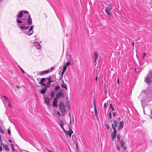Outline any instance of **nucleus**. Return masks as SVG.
<instances>
[{"label": "nucleus", "instance_id": "1", "mask_svg": "<svg viewBox=\"0 0 152 152\" xmlns=\"http://www.w3.org/2000/svg\"><path fill=\"white\" fill-rule=\"evenodd\" d=\"M59 110L62 113L61 116H64L66 113L67 111L65 108V105L63 101H61L59 103Z\"/></svg>", "mask_w": 152, "mask_h": 152}, {"label": "nucleus", "instance_id": "2", "mask_svg": "<svg viewBox=\"0 0 152 152\" xmlns=\"http://www.w3.org/2000/svg\"><path fill=\"white\" fill-rule=\"evenodd\" d=\"M108 7H106L105 11L106 13L109 16L112 15V14L110 12V11L113 9V7L110 3L108 4Z\"/></svg>", "mask_w": 152, "mask_h": 152}, {"label": "nucleus", "instance_id": "3", "mask_svg": "<svg viewBox=\"0 0 152 152\" xmlns=\"http://www.w3.org/2000/svg\"><path fill=\"white\" fill-rule=\"evenodd\" d=\"M66 135H69L70 137H71V134L73 133V132L72 129L69 128L68 131H66L64 129L63 130Z\"/></svg>", "mask_w": 152, "mask_h": 152}, {"label": "nucleus", "instance_id": "4", "mask_svg": "<svg viewBox=\"0 0 152 152\" xmlns=\"http://www.w3.org/2000/svg\"><path fill=\"white\" fill-rule=\"evenodd\" d=\"M60 97H64V95L63 93L61 91L58 93L56 95L55 98L57 99H58Z\"/></svg>", "mask_w": 152, "mask_h": 152}, {"label": "nucleus", "instance_id": "5", "mask_svg": "<svg viewBox=\"0 0 152 152\" xmlns=\"http://www.w3.org/2000/svg\"><path fill=\"white\" fill-rule=\"evenodd\" d=\"M117 133L116 130L114 131L111 134V139L113 141L114 140L116 137V134Z\"/></svg>", "mask_w": 152, "mask_h": 152}, {"label": "nucleus", "instance_id": "6", "mask_svg": "<svg viewBox=\"0 0 152 152\" xmlns=\"http://www.w3.org/2000/svg\"><path fill=\"white\" fill-rule=\"evenodd\" d=\"M93 54L94 57L95 62L96 63V60L99 56L98 53L97 51H95L94 52Z\"/></svg>", "mask_w": 152, "mask_h": 152}, {"label": "nucleus", "instance_id": "7", "mask_svg": "<svg viewBox=\"0 0 152 152\" xmlns=\"http://www.w3.org/2000/svg\"><path fill=\"white\" fill-rule=\"evenodd\" d=\"M124 122L123 121L120 122L118 127V130H120L124 127Z\"/></svg>", "mask_w": 152, "mask_h": 152}, {"label": "nucleus", "instance_id": "8", "mask_svg": "<svg viewBox=\"0 0 152 152\" xmlns=\"http://www.w3.org/2000/svg\"><path fill=\"white\" fill-rule=\"evenodd\" d=\"M50 99L48 97H46L45 98L44 103L47 104L48 107L50 106Z\"/></svg>", "mask_w": 152, "mask_h": 152}, {"label": "nucleus", "instance_id": "9", "mask_svg": "<svg viewBox=\"0 0 152 152\" xmlns=\"http://www.w3.org/2000/svg\"><path fill=\"white\" fill-rule=\"evenodd\" d=\"M27 23L29 25L31 24L32 23V19L30 15H29L28 17V18L27 20Z\"/></svg>", "mask_w": 152, "mask_h": 152}, {"label": "nucleus", "instance_id": "10", "mask_svg": "<svg viewBox=\"0 0 152 152\" xmlns=\"http://www.w3.org/2000/svg\"><path fill=\"white\" fill-rule=\"evenodd\" d=\"M57 99L55 98L54 99L53 106L54 107H57Z\"/></svg>", "mask_w": 152, "mask_h": 152}, {"label": "nucleus", "instance_id": "11", "mask_svg": "<svg viewBox=\"0 0 152 152\" xmlns=\"http://www.w3.org/2000/svg\"><path fill=\"white\" fill-rule=\"evenodd\" d=\"M145 80L147 83L150 84L151 83V80L150 77L148 76H147L145 78Z\"/></svg>", "mask_w": 152, "mask_h": 152}, {"label": "nucleus", "instance_id": "12", "mask_svg": "<svg viewBox=\"0 0 152 152\" xmlns=\"http://www.w3.org/2000/svg\"><path fill=\"white\" fill-rule=\"evenodd\" d=\"M50 72V70H47L46 71H42L40 73V75H44V74H47Z\"/></svg>", "mask_w": 152, "mask_h": 152}, {"label": "nucleus", "instance_id": "13", "mask_svg": "<svg viewBox=\"0 0 152 152\" xmlns=\"http://www.w3.org/2000/svg\"><path fill=\"white\" fill-rule=\"evenodd\" d=\"M48 80V83L47 84L48 85L50 84L51 82H53V81H52L51 80V76H49L48 77L46 78Z\"/></svg>", "mask_w": 152, "mask_h": 152}, {"label": "nucleus", "instance_id": "14", "mask_svg": "<svg viewBox=\"0 0 152 152\" xmlns=\"http://www.w3.org/2000/svg\"><path fill=\"white\" fill-rule=\"evenodd\" d=\"M47 89V87H44L43 89L40 91V93L42 94H45Z\"/></svg>", "mask_w": 152, "mask_h": 152}, {"label": "nucleus", "instance_id": "15", "mask_svg": "<svg viewBox=\"0 0 152 152\" xmlns=\"http://www.w3.org/2000/svg\"><path fill=\"white\" fill-rule=\"evenodd\" d=\"M2 145H3V146L4 147L5 149L8 151H9L10 149L7 145H5L4 144H2Z\"/></svg>", "mask_w": 152, "mask_h": 152}, {"label": "nucleus", "instance_id": "16", "mask_svg": "<svg viewBox=\"0 0 152 152\" xmlns=\"http://www.w3.org/2000/svg\"><path fill=\"white\" fill-rule=\"evenodd\" d=\"M64 123L63 121L61 120L60 121V125L63 130L64 129V128L63 125H64Z\"/></svg>", "mask_w": 152, "mask_h": 152}, {"label": "nucleus", "instance_id": "17", "mask_svg": "<svg viewBox=\"0 0 152 152\" xmlns=\"http://www.w3.org/2000/svg\"><path fill=\"white\" fill-rule=\"evenodd\" d=\"M35 46L36 48L38 49H40L41 48L40 45L38 43H36Z\"/></svg>", "mask_w": 152, "mask_h": 152}, {"label": "nucleus", "instance_id": "18", "mask_svg": "<svg viewBox=\"0 0 152 152\" xmlns=\"http://www.w3.org/2000/svg\"><path fill=\"white\" fill-rule=\"evenodd\" d=\"M61 86L62 88H65L66 90H67V88L66 87V84L64 83L63 84L61 85Z\"/></svg>", "mask_w": 152, "mask_h": 152}, {"label": "nucleus", "instance_id": "19", "mask_svg": "<svg viewBox=\"0 0 152 152\" xmlns=\"http://www.w3.org/2000/svg\"><path fill=\"white\" fill-rule=\"evenodd\" d=\"M121 146V148H123L125 144V143L123 142L122 140L120 141Z\"/></svg>", "mask_w": 152, "mask_h": 152}, {"label": "nucleus", "instance_id": "20", "mask_svg": "<svg viewBox=\"0 0 152 152\" xmlns=\"http://www.w3.org/2000/svg\"><path fill=\"white\" fill-rule=\"evenodd\" d=\"M23 15V12L22 11H20V12L19 14L18 15V18H20L22 17Z\"/></svg>", "mask_w": 152, "mask_h": 152}, {"label": "nucleus", "instance_id": "21", "mask_svg": "<svg viewBox=\"0 0 152 152\" xmlns=\"http://www.w3.org/2000/svg\"><path fill=\"white\" fill-rule=\"evenodd\" d=\"M45 78H42L41 79L40 81L39 82V83L41 84L43 83V82L45 81Z\"/></svg>", "mask_w": 152, "mask_h": 152}, {"label": "nucleus", "instance_id": "22", "mask_svg": "<svg viewBox=\"0 0 152 152\" xmlns=\"http://www.w3.org/2000/svg\"><path fill=\"white\" fill-rule=\"evenodd\" d=\"M113 124L115 126V128H116L117 127V124H118V122L117 121L115 120L113 121Z\"/></svg>", "mask_w": 152, "mask_h": 152}, {"label": "nucleus", "instance_id": "23", "mask_svg": "<svg viewBox=\"0 0 152 152\" xmlns=\"http://www.w3.org/2000/svg\"><path fill=\"white\" fill-rule=\"evenodd\" d=\"M94 110L95 111V116H96L97 114V111L96 110V105H95V106H94Z\"/></svg>", "mask_w": 152, "mask_h": 152}, {"label": "nucleus", "instance_id": "24", "mask_svg": "<svg viewBox=\"0 0 152 152\" xmlns=\"http://www.w3.org/2000/svg\"><path fill=\"white\" fill-rule=\"evenodd\" d=\"M66 107H68V108L69 109L70 108V104L69 102H68L66 104Z\"/></svg>", "mask_w": 152, "mask_h": 152}, {"label": "nucleus", "instance_id": "25", "mask_svg": "<svg viewBox=\"0 0 152 152\" xmlns=\"http://www.w3.org/2000/svg\"><path fill=\"white\" fill-rule=\"evenodd\" d=\"M55 95V92L54 91H52L51 92L50 94L52 98Z\"/></svg>", "mask_w": 152, "mask_h": 152}, {"label": "nucleus", "instance_id": "26", "mask_svg": "<svg viewBox=\"0 0 152 152\" xmlns=\"http://www.w3.org/2000/svg\"><path fill=\"white\" fill-rule=\"evenodd\" d=\"M110 107L113 111L115 110L112 104H110Z\"/></svg>", "mask_w": 152, "mask_h": 152}, {"label": "nucleus", "instance_id": "27", "mask_svg": "<svg viewBox=\"0 0 152 152\" xmlns=\"http://www.w3.org/2000/svg\"><path fill=\"white\" fill-rule=\"evenodd\" d=\"M117 138L119 141L121 138V135L120 134H118L117 136Z\"/></svg>", "mask_w": 152, "mask_h": 152}, {"label": "nucleus", "instance_id": "28", "mask_svg": "<svg viewBox=\"0 0 152 152\" xmlns=\"http://www.w3.org/2000/svg\"><path fill=\"white\" fill-rule=\"evenodd\" d=\"M7 132H8V134L10 135L11 134V130H10V128L8 129Z\"/></svg>", "mask_w": 152, "mask_h": 152}, {"label": "nucleus", "instance_id": "29", "mask_svg": "<svg viewBox=\"0 0 152 152\" xmlns=\"http://www.w3.org/2000/svg\"><path fill=\"white\" fill-rule=\"evenodd\" d=\"M70 62L69 61L68 62L66 63L64 65L65 66H66V67L68 66L70 64Z\"/></svg>", "mask_w": 152, "mask_h": 152}, {"label": "nucleus", "instance_id": "30", "mask_svg": "<svg viewBox=\"0 0 152 152\" xmlns=\"http://www.w3.org/2000/svg\"><path fill=\"white\" fill-rule=\"evenodd\" d=\"M66 68L67 67L66 66H65L64 65V66H63V71L65 72L66 70Z\"/></svg>", "mask_w": 152, "mask_h": 152}, {"label": "nucleus", "instance_id": "31", "mask_svg": "<svg viewBox=\"0 0 152 152\" xmlns=\"http://www.w3.org/2000/svg\"><path fill=\"white\" fill-rule=\"evenodd\" d=\"M59 88L60 87L58 86H57L55 87V89L56 91H57L59 89Z\"/></svg>", "mask_w": 152, "mask_h": 152}, {"label": "nucleus", "instance_id": "32", "mask_svg": "<svg viewBox=\"0 0 152 152\" xmlns=\"http://www.w3.org/2000/svg\"><path fill=\"white\" fill-rule=\"evenodd\" d=\"M3 141L1 139V137L0 135V145H2Z\"/></svg>", "mask_w": 152, "mask_h": 152}, {"label": "nucleus", "instance_id": "33", "mask_svg": "<svg viewBox=\"0 0 152 152\" xmlns=\"http://www.w3.org/2000/svg\"><path fill=\"white\" fill-rule=\"evenodd\" d=\"M34 27L33 26H32L29 29V31H31L33 29Z\"/></svg>", "mask_w": 152, "mask_h": 152}, {"label": "nucleus", "instance_id": "34", "mask_svg": "<svg viewBox=\"0 0 152 152\" xmlns=\"http://www.w3.org/2000/svg\"><path fill=\"white\" fill-rule=\"evenodd\" d=\"M3 97H4L5 98V100H6V101L7 102H9L10 101L5 96H3Z\"/></svg>", "mask_w": 152, "mask_h": 152}, {"label": "nucleus", "instance_id": "35", "mask_svg": "<svg viewBox=\"0 0 152 152\" xmlns=\"http://www.w3.org/2000/svg\"><path fill=\"white\" fill-rule=\"evenodd\" d=\"M111 126H112L113 129H114V131L116 130V129L115 128V127L114 126V125L113 124H111Z\"/></svg>", "mask_w": 152, "mask_h": 152}, {"label": "nucleus", "instance_id": "36", "mask_svg": "<svg viewBox=\"0 0 152 152\" xmlns=\"http://www.w3.org/2000/svg\"><path fill=\"white\" fill-rule=\"evenodd\" d=\"M17 21L18 23H20L23 22L22 21L18 19H17Z\"/></svg>", "mask_w": 152, "mask_h": 152}, {"label": "nucleus", "instance_id": "37", "mask_svg": "<svg viewBox=\"0 0 152 152\" xmlns=\"http://www.w3.org/2000/svg\"><path fill=\"white\" fill-rule=\"evenodd\" d=\"M108 116H109V117H110V119H111L112 118V117H111V113L110 112L108 113Z\"/></svg>", "mask_w": 152, "mask_h": 152}, {"label": "nucleus", "instance_id": "38", "mask_svg": "<svg viewBox=\"0 0 152 152\" xmlns=\"http://www.w3.org/2000/svg\"><path fill=\"white\" fill-rule=\"evenodd\" d=\"M11 146H12V151L13 152H14L15 151V150H14V146H13V144H11Z\"/></svg>", "mask_w": 152, "mask_h": 152}, {"label": "nucleus", "instance_id": "39", "mask_svg": "<svg viewBox=\"0 0 152 152\" xmlns=\"http://www.w3.org/2000/svg\"><path fill=\"white\" fill-rule=\"evenodd\" d=\"M20 69L21 70V71L22 72V73L23 74L25 73V71L23 70V69L20 67Z\"/></svg>", "mask_w": 152, "mask_h": 152}, {"label": "nucleus", "instance_id": "40", "mask_svg": "<svg viewBox=\"0 0 152 152\" xmlns=\"http://www.w3.org/2000/svg\"><path fill=\"white\" fill-rule=\"evenodd\" d=\"M0 131L2 133H3L4 132L3 131V130L1 128V126H0Z\"/></svg>", "mask_w": 152, "mask_h": 152}, {"label": "nucleus", "instance_id": "41", "mask_svg": "<svg viewBox=\"0 0 152 152\" xmlns=\"http://www.w3.org/2000/svg\"><path fill=\"white\" fill-rule=\"evenodd\" d=\"M149 76H151L152 79V72H150L149 74Z\"/></svg>", "mask_w": 152, "mask_h": 152}, {"label": "nucleus", "instance_id": "42", "mask_svg": "<svg viewBox=\"0 0 152 152\" xmlns=\"http://www.w3.org/2000/svg\"><path fill=\"white\" fill-rule=\"evenodd\" d=\"M40 84L45 86V87H47L46 85L44 83H43L41 84Z\"/></svg>", "mask_w": 152, "mask_h": 152}, {"label": "nucleus", "instance_id": "43", "mask_svg": "<svg viewBox=\"0 0 152 152\" xmlns=\"http://www.w3.org/2000/svg\"><path fill=\"white\" fill-rule=\"evenodd\" d=\"M65 72V71H62V72L61 73V78H62V77H63V75H64V73Z\"/></svg>", "mask_w": 152, "mask_h": 152}, {"label": "nucleus", "instance_id": "44", "mask_svg": "<svg viewBox=\"0 0 152 152\" xmlns=\"http://www.w3.org/2000/svg\"><path fill=\"white\" fill-rule=\"evenodd\" d=\"M8 103H9V106L10 107H12V108H13V107H12V106H11V105L10 104V101L9 102H8Z\"/></svg>", "mask_w": 152, "mask_h": 152}, {"label": "nucleus", "instance_id": "45", "mask_svg": "<svg viewBox=\"0 0 152 152\" xmlns=\"http://www.w3.org/2000/svg\"><path fill=\"white\" fill-rule=\"evenodd\" d=\"M20 28H25V27L21 26L20 27Z\"/></svg>", "mask_w": 152, "mask_h": 152}, {"label": "nucleus", "instance_id": "46", "mask_svg": "<svg viewBox=\"0 0 152 152\" xmlns=\"http://www.w3.org/2000/svg\"><path fill=\"white\" fill-rule=\"evenodd\" d=\"M106 126L107 127V129H109V126L107 124H106Z\"/></svg>", "mask_w": 152, "mask_h": 152}, {"label": "nucleus", "instance_id": "47", "mask_svg": "<svg viewBox=\"0 0 152 152\" xmlns=\"http://www.w3.org/2000/svg\"><path fill=\"white\" fill-rule=\"evenodd\" d=\"M53 70V67H52L50 68V72H51Z\"/></svg>", "mask_w": 152, "mask_h": 152}, {"label": "nucleus", "instance_id": "48", "mask_svg": "<svg viewBox=\"0 0 152 152\" xmlns=\"http://www.w3.org/2000/svg\"><path fill=\"white\" fill-rule=\"evenodd\" d=\"M23 12L25 13H28V12L27 11H23Z\"/></svg>", "mask_w": 152, "mask_h": 152}, {"label": "nucleus", "instance_id": "49", "mask_svg": "<svg viewBox=\"0 0 152 152\" xmlns=\"http://www.w3.org/2000/svg\"><path fill=\"white\" fill-rule=\"evenodd\" d=\"M57 113L58 115H59L60 116L61 115V114L60 113V112L58 111H57Z\"/></svg>", "mask_w": 152, "mask_h": 152}, {"label": "nucleus", "instance_id": "50", "mask_svg": "<svg viewBox=\"0 0 152 152\" xmlns=\"http://www.w3.org/2000/svg\"><path fill=\"white\" fill-rule=\"evenodd\" d=\"M2 147L1 146H0V152L2 151Z\"/></svg>", "mask_w": 152, "mask_h": 152}, {"label": "nucleus", "instance_id": "51", "mask_svg": "<svg viewBox=\"0 0 152 152\" xmlns=\"http://www.w3.org/2000/svg\"><path fill=\"white\" fill-rule=\"evenodd\" d=\"M16 87L18 89H19L20 88V86H18V85H17V86H16Z\"/></svg>", "mask_w": 152, "mask_h": 152}, {"label": "nucleus", "instance_id": "52", "mask_svg": "<svg viewBox=\"0 0 152 152\" xmlns=\"http://www.w3.org/2000/svg\"><path fill=\"white\" fill-rule=\"evenodd\" d=\"M146 55V53H144L143 55V58Z\"/></svg>", "mask_w": 152, "mask_h": 152}, {"label": "nucleus", "instance_id": "53", "mask_svg": "<svg viewBox=\"0 0 152 152\" xmlns=\"http://www.w3.org/2000/svg\"><path fill=\"white\" fill-rule=\"evenodd\" d=\"M104 107L105 108H106L107 107V106H106V103H105L104 104Z\"/></svg>", "mask_w": 152, "mask_h": 152}, {"label": "nucleus", "instance_id": "54", "mask_svg": "<svg viewBox=\"0 0 152 152\" xmlns=\"http://www.w3.org/2000/svg\"><path fill=\"white\" fill-rule=\"evenodd\" d=\"M123 149L124 150H125L126 149V146H124V147L123 146Z\"/></svg>", "mask_w": 152, "mask_h": 152}, {"label": "nucleus", "instance_id": "55", "mask_svg": "<svg viewBox=\"0 0 152 152\" xmlns=\"http://www.w3.org/2000/svg\"><path fill=\"white\" fill-rule=\"evenodd\" d=\"M119 78H118V79H117V84H118L119 83Z\"/></svg>", "mask_w": 152, "mask_h": 152}, {"label": "nucleus", "instance_id": "56", "mask_svg": "<svg viewBox=\"0 0 152 152\" xmlns=\"http://www.w3.org/2000/svg\"><path fill=\"white\" fill-rule=\"evenodd\" d=\"M116 113H113V115L114 116H115L116 115Z\"/></svg>", "mask_w": 152, "mask_h": 152}, {"label": "nucleus", "instance_id": "57", "mask_svg": "<svg viewBox=\"0 0 152 152\" xmlns=\"http://www.w3.org/2000/svg\"><path fill=\"white\" fill-rule=\"evenodd\" d=\"M117 148L118 150H119L120 149V148L118 146V145L117 146Z\"/></svg>", "mask_w": 152, "mask_h": 152}, {"label": "nucleus", "instance_id": "58", "mask_svg": "<svg viewBox=\"0 0 152 152\" xmlns=\"http://www.w3.org/2000/svg\"><path fill=\"white\" fill-rule=\"evenodd\" d=\"M132 45L133 46H134V42H132Z\"/></svg>", "mask_w": 152, "mask_h": 152}, {"label": "nucleus", "instance_id": "59", "mask_svg": "<svg viewBox=\"0 0 152 152\" xmlns=\"http://www.w3.org/2000/svg\"><path fill=\"white\" fill-rule=\"evenodd\" d=\"M33 31H32V32L31 33H30L29 34V35H31L33 34Z\"/></svg>", "mask_w": 152, "mask_h": 152}, {"label": "nucleus", "instance_id": "60", "mask_svg": "<svg viewBox=\"0 0 152 152\" xmlns=\"http://www.w3.org/2000/svg\"><path fill=\"white\" fill-rule=\"evenodd\" d=\"M94 106H95V105H96L95 101L94 100Z\"/></svg>", "mask_w": 152, "mask_h": 152}, {"label": "nucleus", "instance_id": "61", "mask_svg": "<svg viewBox=\"0 0 152 152\" xmlns=\"http://www.w3.org/2000/svg\"><path fill=\"white\" fill-rule=\"evenodd\" d=\"M97 80V77L96 76V77L95 78V80L96 81Z\"/></svg>", "mask_w": 152, "mask_h": 152}, {"label": "nucleus", "instance_id": "62", "mask_svg": "<svg viewBox=\"0 0 152 152\" xmlns=\"http://www.w3.org/2000/svg\"><path fill=\"white\" fill-rule=\"evenodd\" d=\"M28 28V27L27 26H26V27H25V29H26V30H27V29Z\"/></svg>", "mask_w": 152, "mask_h": 152}, {"label": "nucleus", "instance_id": "63", "mask_svg": "<svg viewBox=\"0 0 152 152\" xmlns=\"http://www.w3.org/2000/svg\"><path fill=\"white\" fill-rule=\"evenodd\" d=\"M9 142H10V143H11L12 142V141L11 140H9Z\"/></svg>", "mask_w": 152, "mask_h": 152}, {"label": "nucleus", "instance_id": "64", "mask_svg": "<svg viewBox=\"0 0 152 152\" xmlns=\"http://www.w3.org/2000/svg\"><path fill=\"white\" fill-rule=\"evenodd\" d=\"M104 88H106V86H105V85H104Z\"/></svg>", "mask_w": 152, "mask_h": 152}]
</instances>
